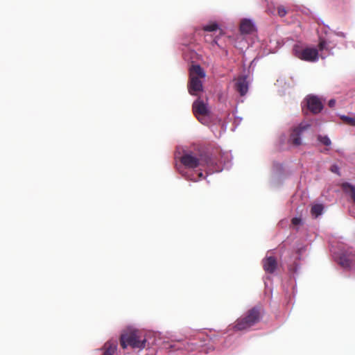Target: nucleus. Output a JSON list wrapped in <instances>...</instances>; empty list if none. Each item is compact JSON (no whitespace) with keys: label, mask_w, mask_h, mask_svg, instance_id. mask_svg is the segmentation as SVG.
<instances>
[{"label":"nucleus","mask_w":355,"mask_h":355,"mask_svg":"<svg viewBox=\"0 0 355 355\" xmlns=\"http://www.w3.org/2000/svg\"><path fill=\"white\" fill-rule=\"evenodd\" d=\"M203 31L207 32L215 31L218 29V25L216 23H211L210 24H207L202 28Z\"/></svg>","instance_id":"a211bd4d"},{"label":"nucleus","mask_w":355,"mask_h":355,"mask_svg":"<svg viewBox=\"0 0 355 355\" xmlns=\"http://www.w3.org/2000/svg\"><path fill=\"white\" fill-rule=\"evenodd\" d=\"M235 89L241 96H244L248 91V83L245 76L239 77L235 83Z\"/></svg>","instance_id":"9b49d317"},{"label":"nucleus","mask_w":355,"mask_h":355,"mask_svg":"<svg viewBox=\"0 0 355 355\" xmlns=\"http://www.w3.org/2000/svg\"><path fill=\"white\" fill-rule=\"evenodd\" d=\"M291 222H292V224H293V225H300V223H301V218H297V217L293 218L292 219Z\"/></svg>","instance_id":"b1692460"},{"label":"nucleus","mask_w":355,"mask_h":355,"mask_svg":"<svg viewBox=\"0 0 355 355\" xmlns=\"http://www.w3.org/2000/svg\"><path fill=\"white\" fill-rule=\"evenodd\" d=\"M277 13L279 17H283L287 14V10L284 6H279L277 7Z\"/></svg>","instance_id":"aec40b11"},{"label":"nucleus","mask_w":355,"mask_h":355,"mask_svg":"<svg viewBox=\"0 0 355 355\" xmlns=\"http://www.w3.org/2000/svg\"><path fill=\"white\" fill-rule=\"evenodd\" d=\"M120 343L123 349L128 345L132 348L142 349L145 347L146 340H141L136 331H132L121 334Z\"/></svg>","instance_id":"7ed1b4c3"},{"label":"nucleus","mask_w":355,"mask_h":355,"mask_svg":"<svg viewBox=\"0 0 355 355\" xmlns=\"http://www.w3.org/2000/svg\"><path fill=\"white\" fill-rule=\"evenodd\" d=\"M239 30L241 34H251L255 31L253 23L247 19L241 20Z\"/></svg>","instance_id":"f8f14e48"},{"label":"nucleus","mask_w":355,"mask_h":355,"mask_svg":"<svg viewBox=\"0 0 355 355\" xmlns=\"http://www.w3.org/2000/svg\"><path fill=\"white\" fill-rule=\"evenodd\" d=\"M330 171L334 173H336L338 175H340V169H339V167L336 165V164H333L332 166H331L330 167Z\"/></svg>","instance_id":"4be33fe9"},{"label":"nucleus","mask_w":355,"mask_h":355,"mask_svg":"<svg viewBox=\"0 0 355 355\" xmlns=\"http://www.w3.org/2000/svg\"><path fill=\"white\" fill-rule=\"evenodd\" d=\"M196 336L198 337V339L200 340L201 342L204 343L207 339V336L204 335L203 334L198 333Z\"/></svg>","instance_id":"5701e85b"},{"label":"nucleus","mask_w":355,"mask_h":355,"mask_svg":"<svg viewBox=\"0 0 355 355\" xmlns=\"http://www.w3.org/2000/svg\"><path fill=\"white\" fill-rule=\"evenodd\" d=\"M203 87L202 81L198 77H190L188 90L191 95H197L196 92L202 91Z\"/></svg>","instance_id":"1a4fd4ad"},{"label":"nucleus","mask_w":355,"mask_h":355,"mask_svg":"<svg viewBox=\"0 0 355 355\" xmlns=\"http://www.w3.org/2000/svg\"><path fill=\"white\" fill-rule=\"evenodd\" d=\"M192 76L198 77V78H202L205 77V73L200 65H192L190 69V77Z\"/></svg>","instance_id":"4468645a"},{"label":"nucleus","mask_w":355,"mask_h":355,"mask_svg":"<svg viewBox=\"0 0 355 355\" xmlns=\"http://www.w3.org/2000/svg\"><path fill=\"white\" fill-rule=\"evenodd\" d=\"M293 51L295 57L306 62H315L318 58V51L315 48H303L299 44H295Z\"/></svg>","instance_id":"20e7f679"},{"label":"nucleus","mask_w":355,"mask_h":355,"mask_svg":"<svg viewBox=\"0 0 355 355\" xmlns=\"http://www.w3.org/2000/svg\"><path fill=\"white\" fill-rule=\"evenodd\" d=\"M187 349H188V350H191V351H192V350H193V348H189V347H188Z\"/></svg>","instance_id":"bb28decb"},{"label":"nucleus","mask_w":355,"mask_h":355,"mask_svg":"<svg viewBox=\"0 0 355 355\" xmlns=\"http://www.w3.org/2000/svg\"><path fill=\"white\" fill-rule=\"evenodd\" d=\"M337 263L344 269H355V250L349 248L341 251L336 257Z\"/></svg>","instance_id":"39448f33"},{"label":"nucleus","mask_w":355,"mask_h":355,"mask_svg":"<svg viewBox=\"0 0 355 355\" xmlns=\"http://www.w3.org/2000/svg\"><path fill=\"white\" fill-rule=\"evenodd\" d=\"M324 210V206L322 204H315L311 207V214L315 218L321 215Z\"/></svg>","instance_id":"dca6fc26"},{"label":"nucleus","mask_w":355,"mask_h":355,"mask_svg":"<svg viewBox=\"0 0 355 355\" xmlns=\"http://www.w3.org/2000/svg\"><path fill=\"white\" fill-rule=\"evenodd\" d=\"M117 348V343L116 341H107L103 345V355H114Z\"/></svg>","instance_id":"ddd939ff"},{"label":"nucleus","mask_w":355,"mask_h":355,"mask_svg":"<svg viewBox=\"0 0 355 355\" xmlns=\"http://www.w3.org/2000/svg\"><path fill=\"white\" fill-rule=\"evenodd\" d=\"M341 119L343 121L344 123L346 124L354 126L355 127V116L353 117L348 116H343L341 117Z\"/></svg>","instance_id":"f3484780"},{"label":"nucleus","mask_w":355,"mask_h":355,"mask_svg":"<svg viewBox=\"0 0 355 355\" xmlns=\"http://www.w3.org/2000/svg\"><path fill=\"white\" fill-rule=\"evenodd\" d=\"M344 192L349 193L353 202L355 203V187L348 182H344L341 184Z\"/></svg>","instance_id":"2eb2a0df"},{"label":"nucleus","mask_w":355,"mask_h":355,"mask_svg":"<svg viewBox=\"0 0 355 355\" xmlns=\"http://www.w3.org/2000/svg\"><path fill=\"white\" fill-rule=\"evenodd\" d=\"M306 106L313 114L320 112L323 108L322 102L315 96H310L306 98Z\"/></svg>","instance_id":"6e6552de"},{"label":"nucleus","mask_w":355,"mask_h":355,"mask_svg":"<svg viewBox=\"0 0 355 355\" xmlns=\"http://www.w3.org/2000/svg\"><path fill=\"white\" fill-rule=\"evenodd\" d=\"M311 126L309 123H301L297 127L295 128L290 135L289 141L296 146L302 144L301 135L304 131Z\"/></svg>","instance_id":"0eeeda50"},{"label":"nucleus","mask_w":355,"mask_h":355,"mask_svg":"<svg viewBox=\"0 0 355 355\" xmlns=\"http://www.w3.org/2000/svg\"><path fill=\"white\" fill-rule=\"evenodd\" d=\"M336 105V101L334 99H331L329 101V106L330 107H334V105Z\"/></svg>","instance_id":"393cba45"},{"label":"nucleus","mask_w":355,"mask_h":355,"mask_svg":"<svg viewBox=\"0 0 355 355\" xmlns=\"http://www.w3.org/2000/svg\"><path fill=\"white\" fill-rule=\"evenodd\" d=\"M211 161V157L207 154L196 155L192 152L184 153L180 158L181 163L189 168L209 166Z\"/></svg>","instance_id":"f03ea898"},{"label":"nucleus","mask_w":355,"mask_h":355,"mask_svg":"<svg viewBox=\"0 0 355 355\" xmlns=\"http://www.w3.org/2000/svg\"><path fill=\"white\" fill-rule=\"evenodd\" d=\"M263 270L268 273H273L277 267V261L275 257H266L262 261Z\"/></svg>","instance_id":"9d476101"},{"label":"nucleus","mask_w":355,"mask_h":355,"mask_svg":"<svg viewBox=\"0 0 355 355\" xmlns=\"http://www.w3.org/2000/svg\"><path fill=\"white\" fill-rule=\"evenodd\" d=\"M192 111L198 120L203 124L207 122L206 117L209 116L210 114L207 103H205L200 98L193 103Z\"/></svg>","instance_id":"423d86ee"},{"label":"nucleus","mask_w":355,"mask_h":355,"mask_svg":"<svg viewBox=\"0 0 355 355\" xmlns=\"http://www.w3.org/2000/svg\"><path fill=\"white\" fill-rule=\"evenodd\" d=\"M318 140L327 146H330L331 144V141L327 136L318 135Z\"/></svg>","instance_id":"6ab92c4d"},{"label":"nucleus","mask_w":355,"mask_h":355,"mask_svg":"<svg viewBox=\"0 0 355 355\" xmlns=\"http://www.w3.org/2000/svg\"><path fill=\"white\" fill-rule=\"evenodd\" d=\"M318 48L320 51L327 49V42L324 40H323V39L320 40V42L318 44Z\"/></svg>","instance_id":"412c9836"},{"label":"nucleus","mask_w":355,"mask_h":355,"mask_svg":"<svg viewBox=\"0 0 355 355\" xmlns=\"http://www.w3.org/2000/svg\"><path fill=\"white\" fill-rule=\"evenodd\" d=\"M263 309L261 306H254L249 309L246 313L238 318L233 327L236 331H243L257 324L261 319Z\"/></svg>","instance_id":"f257e3e1"},{"label":"nucleus","mask_w":355,"mask_h":355,"mask_svg":"<svg viewBox=\"0 0 355 355\" xmlns=\"http://www.w3.org/2000/svg\"><path fill=\"white\" fill-rule=\"evenodd\" d=\"M199 178H203V174L202 172H200L198 174Z\"/></svg>","instance_id":"a878e982"}]
</instances>
